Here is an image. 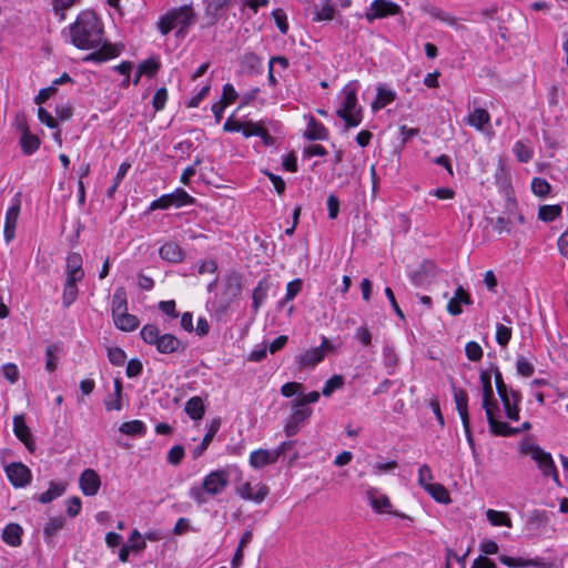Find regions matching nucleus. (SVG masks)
Wrapping results in <instances>:
<instances>
[{
	"label": "nucleus",
	"instance_id": "36",
	"mask_svg": "<svg viewBox=\"0 0 568 568\" xmlns=\"http://www.w3.org/2000/svg\"><path fill=\"white\" fill-rule=\"evenodd\" d=\"M128 311V298L124 287H118L112 296V317Z\"/></svg>",
	"mask_w": 568,
	"mask_h": 568
},
{
	"label": "nucleus",
	"instance_id": "46",
	"mask_svg": "<svg viewBox=\"0 0 568 568\" xmlns=\"http://www.w3.org/2000/svg\"><path fill=\"white\" fill-rule=\"evenodd\" d=\"M173 205L176 207L192 205L195 199L191 196L184 189L178 187L175 191L170 193Z\"/></svg>",
	"mask_w": 568,
	"mask_h": 568
},
{
	"label": "nucleus",
	"instance_id": "63",
	"mask_svg": "<svg viewBox=\"0 0 568 568\" xmlns=\"http://www.w3.org/2000/svg\"><path fill=\"white\" fill-rule=\"evenodd\" d=\"M168 100V90L165 88H160L155 91L153 99H152V105L155 111H161L164 109L165 103Z\"/></svg>",
	"mask_w": 568,
	"mask_h": 568
},
{
	"label": "nucleus",
	"instance_id": "21",
	"mask_svg": "<svg viewBox=\"0 0 568 568\" xmlns=\"http://www.w3.org/2000/svg\"><path fill=\"white\" fill-rule=\"evenodd\" d=\"M276 460V454L268 449L260 448L252 452L250 455V465L255 469H260L266 465L274 464Z\"/></svg>",
	"mask_w": 568,
	"mask_h": 568
},
{
	"label": "nucleus",
	"instance_id": "44",
	"mask_svg": "<svg viewBox=\"0 0 568 568\" xmlns=\"http://www.w3.org/2000/svg\"><path fill=\"white\" fill-rule=\"evenodd\" d=\"M303 281L295 278L287 283L285 296L278 302V307H283L290 301H293L297 294L302 291Z\"/></svg>",
	"mask_w": 568,
	"mask_h": 568
},
{
	"label": "nucleus",
	"instance_id": "3",
	"mask_svg": "<svg viewBox=\"0 0 568 568\" xmlns=\"http://www.w3.org/2000/svg\"><path fill=\"white\" fill-rule=\"evenodd\" d=\"M229 473L224 469H216L203 478L201 486H192L189 490V497L197 505H204L209 501L207 495L214 497L222 494L229 486Z\"/></svg>",
	"mask_w": 568,
	"mask_h": 568
},
{
	"label": "nucleus",
	"instance_id": "17",
	"mask_svg": "<svg viewBox=\"0 0 568 568\" xmlns=\"http://www.w3.org/2000/svg\"><path fill=\"white\" fill-rule=\"evenodd\" d=\"M161 354L183 353L186 345L172 334H162L155 345Z\"/></svg>",
	"mask_w": 568,
	"mask_h": 568
},
{
	"label": "nucleus",
	"instance_id": "10",
	"mask_svg": "<svg viewBox=\"0 0 568 568\" xmlns=\"http://www.w3.org/2000/svg\"><path fill=\"white\" fill-rule=\"evenodd\" d=\"M7 476L14 487H24L30 484L31 470L22 463H11L6 467Z\"/></svg>",
	"mask_w": 568,
	"mask_h": 568
},
{
	"label": "nucleus",
	"instance_id": "51",
	"mask_svg": "<svg viewBox=\"0 0 568 568\" xmlns=\"http://www.w3.org/2000/svg\"><path fill=\"white\" fill-rule=\"evenodd\" d=\"M141 338L150 345H156L160 337V329L152 324H146L142 327L140 332Z\"/></svg>",
	"mask_w": 568,
	"mask_h": 568
},
{
	"label": "nucleus",
	"instance_id": "53",
	"mask_svg": "<svg viewBox=\"0 0 568 568\" xmlns=\"http://www.w3.org/2000/svg\"><path fill=\"white\" fill-rule=\"evenodd\" d=\"M499 561L510 568L532 567L537 565L535 560H525L523 558H514L507 555L499 556Z\"/></svg>",
	"mask_w": 568,
	"mask_h": 568
},
{
	"label": "nucleus",
	"instance_id": "58",
	"mask_svg": "<svg viewBox=\"0 0 568 568\" xmlns=\"http://www.w3.org/2000/svg\"><path fill=\"white\" fill-rule=\"evenodd\" d=\"M146 547V544L144 540H140L135 544L124 545L120 551H119V559L122 562H126L129 560L130 551L139 552L143 550Z\"/></svg>",
	"mask_w": 568,
	"mask_h": 568
},
{
	"label": "nucleus",
	"instance_id": "24",
	"mask_svg": "<svg viewBox=\"0 0 568 568\" xmlns=\"http://www.w3.org/2000/svg\"><path fill=\"white\" fill-rule=\"evenodd\" d=\"M13 432L14 435L28 447V449L32 450L31 445L32 435L29 427L26 424L23 415H16L13 418Z\"/></svg>",
	"mask_w": 568,
	"mask_h": 568
},
{
	"label": "nucleus",
	"instance_id": "1",
	"mask_svg": "<svg viewBox=\"0 0 568 568\" xmlns=\"http://www.w3.org/2000/svg\"><path fill=\"white\" fill-rule=\"evenodd\" d=\"M71 42L81 50L100 48L84 58V61L104 62L114 58L119 51L103 43V24L93 11H82L70 26Z\"/></svg>",
	"mask_w": 568,
	"mask_h": 568
},
{
	"label": "nucleus",
	"instance_id": "50",
	"mask_svg": "<svg viewBox=\"0 0 568 568\" xmlns=\"http://www.w3.org/2000/svg\"><path fill=\"white\" fill-rule=\"evenodd\" d=\"M425 11L434 19H437V20H440L445 23H447L448 26H454L456 24V21L457 19L452 16L450 13L448 12H445L444 10H442L440 8H437V7H434V6H430V7H427L425 8Z\"/></svg>",
	"mask_w": 568,
	"mask_h": 568
},
{
	"label": "nucleus",
	"instance_id": "52",
	"mask_svg": "<svg viewBox=\"0 0 568 568\" xmlns=\"http://www.w3.org/2000/svg\"><path fill=\"white\" fill-rule=\"evenodd\" d=\"M513 151L521 163H527L532 159V150L523 141H517L514 144Z\"/></svg>",
	"mask_w": 568,
	"mask_h": 568
},
{
	"label": "nucleus",
	"instance_id": "2",
	"mask_svg": "<svg viewBox=\"0 0 568 568\" xmlns=\"http://www.w3.org/2000/svg\"><path fill=\"white\" fill-rule=\"evenodd\" d=\"M195 19L196 13L192 4H184L161 16L158 21V29L163 36L169 34L173 29H178L176 38H184L189 28L194 24Z\"/></svg>",
	"mask_w": 568,
	"mask_h": 568
},
{
	"label": "nucleus",
	"instance_id": "7",
	"mask_svg": "<svg viewBox=\"0 0 568 568\" xmlns=\"http://www.w3.org/2000/svg\"><path fill=\"white\" fill-rule=\"evenodd\" d=\"M402 13L400 7L390 0H374L365 12L366 20L372 23L376 19Z\"/></svg>",
	"mask_w": 568,
	"mask_h": 568
},
{
	"label": "nucleus",
	"instance_id": "13",
	"mask_svg": "<svg viewBox=\"0 0 568 568\" xmlns=\"http://www.w3.org/2000/svg\"><path fill=\"white\" fill-rule=\"evenodd\" d=\"M436 273V265L432 261H424L417 270L409 273V277L415 286H425L435 278Z\"/></svg>",
	"mask_w": 568,
	"mask_h": 568
},
{
	"label": "nucleus",
	"instance_id": "25",
	"mask_svg": "<svg viewBox=\"0 0 568 568\" xmlns=\"http://www.w3.org/2000/svg\"><path fill=\"white\" fill-rule=\"evenodd\" d=\"M221 426V420L215 418L211 422L210 427L204 435L201 444L196 446L193 452L192 456L194 459L199 458L203 455V453L207 449L209 445L211 444L212 439L214 438L215 434L219 432Z\"/></svg>",
	"mask_w": 568,
	"mask_h": 568
},
{
	"label": "nucleus",
	"instance_id": "31",
	"mask_svg": "<svg viewBox=\"0 0 568 568\" xmlns=\"http://www.w3.org/2000/svg\"><path fill=\"white\" fill-rule=\"evenodd\" d=\"M548 523V516L545 510L534 509L529 513L526 520V528L529 531H537Z\"/></svg>",
	"mask_w": 568,
	"mask_h": 568
},
{
	"label": "nucleus",
	"instance_id": "35",
	"mask_svg": "<svg viewBox=\"0 0 568 568\" xmlns=\"http://www.w3.org/2000/svg\"><path fill=\"white\" fill-rule=\"evenodd\" d=\"M490 120V115L486 109L476 108L467 118V123L477 130H483L484 125Z\"/></svg>",
	"mask_w": 568,
	"mask_h": 568
},
{
	"label": "nucleus",
	"instance_id": "9",
	"mask_svg": "<svg viewBox=\"0 0 568 568\" xmlns=\"http://www.w3.org/2000/svg\"><path fill=\"white\" fill-rule=\"evenodd\" d=\"M332 346L326 337L322 338V344L317 347H313L311 349L305 351L296 357V363L298 367H314L318 363H321L325 357V351L329 349Z\"/></svg>",
	"mask_w": 568,
	"mask_h": 568
},
{
	"label": "nucleus",
	"instance_id": "12",
	"mask_svg": "<svg viewBox=\"0 0 568 568\" xmlns=\"http://www.w3.org/2000/svg\"><path fill=\"white\" fill-rule=\"evenodd\" d=\"M376 494L377 490L375 488H371L366 493L369 505L376 513H388L400 518L410 519L409 516L403 513L392 511V503L386 495L377 496Z\"/></svg>",
	"mask_w": 568,
	"mask_h": 568
},
{
	"label": "nucleus",
	"instance_id": "34",
	"mask_svg": "<svg viewBox=\"0 0 568 568\" xmlns=\"http://www.w3.org/2000/svg\"><path fill=\"white\" fill-rule=\"evenodd\" d=\"M185 413L194 420H199L204 416L205 406L200 396L191 397L185 404Z\"/></svg>",
	"mask_w": 568,
	"mask_h": 568
},
{
	"label": "nucleus",
	"instance_id": "5",
	"mask_svg": "<svg viewBox=\"0 0 568 568\" xmlns=\"http://www.w3.org/2000/svg\"><path fill=\"white\" fill-rule=\"evenodd\" d=\"M497 394L503 403L505 414L510 420L519 419V404L521 402L520 392L508 387L500 371L497 368L494 373Z\"/></svg>",
	"mask_w": 568,
	"mask_h": 568
},
{
	"label": "nucleus",
	"instance_id": "37",
	"mask_svg": "<svg viewBox=\"0 0 568 568\" xmlns=\"http://www.w3.org/2000/svg\"><path fill=\"white\" fill-rule=\"evenodd\" d=\"M119 430L122 434L129 435V436H144L146 433V426L142 420L134 419L130 422L123 423Z\"/></svg>",
	"mask_w": 568,
	"mask_h": 568
},
{
	"label": "nucleus",
	"instance_id": "40",
	"mask_svg": "<svg viewBox=\"0 0 568 568\" xmlns=\"http://www.w3.org/2000/svg\"><path fill=\"white\" fill-rule=\"evenodd\" d=\"M225 291L226 294L230 296H237L242 291V276L236 273L232 272L227 274L225 278Z\"/></svg>",
	"mask_w": 568,
	"mask_h": 568
},
{
	"label": "nucleus",
	"instance_id": "41",
	"mask_svg": "<svg viewBox=\"0 0 568 568\" xmlns=\"http://www.w3.org/2000/svg\"><path fill=\"white\" fill-rule=\"evenodd\" d=\"M425 490L438 503H450L448 490L440 484H428L425 486Z\"/></svg>",
	"mask_w": 568,
	"mask_h": 568
},
{
	"label": "nucleus",
	"instance_id": "23",
	"mask_svg": "<svg viewBox=\"0 0 568 568\" xmlns=\"http://www.w3.org/2000/svg\"><path fill=\"white\" fill-rule=\"evenodd\" d=\"M22 534L23 529L19 524L10 523L3 528L1 538L4 544L11 547H19L22 542Z\"/></svg>",
	"mask_w": 568,
	"mask_h": 568
},
{
	"label": "nucleus",
	"instance_id": "18",
	"mask_svg": "<svg viewBox=\"0 0 568 568\" xmlns=\"http://www.w3.org/2000/svg\"><path fill=\"white\" fill-rule=\"evenodd\" d=\"M84 277L82 268V256L80 253L72 252L67 257V278L80 282Z\"/></svg>",
	"mask_w": 568,
	"mask_h": 568
},
{
	"label": "nucleus",
	"instance_id": "57",
	"mask_svg": "<svg viewBox=\"0 0 568 568\" xmlns=\"http://www.w3.org/2000/svg\"><path fill=\"white\" fill-rule=\"evenodd\" d=\"M513 331L509 326L498 323L496 325V342L505 347L508 345L510 338H511Z\"/></svg>",
	"mask_w": 568,
	"mask_h": 568
},
{
	"label": "nucleus",
	"instance_id": "28",
	"mask_svg": "<svg viewBox=\"0 0 568 568\" xmlns=\"http://www.w3.org/2000/svg\"><path fill=\"white\" fill-rule=\"evenodd\" d=\"M114 325L123 332H132L140 325V321L135 315L129 314L128 311L113 316Z\"/></svg>",
	"mask_w": 568,
	"mask_h": 568
},
{
	"label": "nucleus",
	"instance_id": "14",
	"mask_svg": "<svg viewBox=\"0 0 568 568\" xmlns=\"http://www.w3.org/2000/svg\"><path fill=\"white\" fill-rule=\"evenodd\" d=\"M489 429L493 434L497 436L510 437L518 435L523 432H527L531 428V424L529 422H525L520 427H511L505 422H500L497 418V415L494 416L489 422Z\"/></svg>",
	"mask_w": 568,
	"mask_h": 568
},
{
	"label": "nucleus",
	"instance_id": "54",
	"mask_svg": "<svg viewBox=\"0 0 568 568\" xmlns=\"http://www.w3.org/2000/svg\"><path fill=\"white\" fill-rule=\"evenodd\" d=\"M344 385V377L342 375H334L325 382L322 394L326 397L331 396L333 392L342 388Z\"/></svg>",
	"mask_w": 568,
	"mask_h": 568
},
{
	"label": "nucleus",
	"instance_id": "45",
	"mask_svg": "<svg viewBox=\"0 0 568 568\" xmlns=\"http://www.w3.org/2000/svg\"><path fill=\"white\" fill-rule=\"evenodd\" d=\"M160 67L161 63L158 58H150L148 60H144L138 67L139 75L145 74L149 78H153L160 70Z\"/></svg>",
	"mask_w": 568,
	"mask_h": 568
},
{
	"label": "nucleus",
	"instance_id": "26",
	"mask_svg": "<svg viewBox=\"0 0 568 568\" xmlns=\"http://www.w3.org/2000/svg\"><path fill=\"white\" fill-rule=\"evenodd\" d=\"M304 136L310 141H324L328 139V130L324 126L323 123L318 122L314 118H311L307 123V129Z\"/></svg>",
	"mask_w": 568,
	"mask_h": 568
},
{
	"label": "nucleus",
	"instance_id": "19",
	"mask_svg": "<svg viewBox=\"0 0 568 568\" xmlns=\"http://www.w3.org/2000/svg\"><path fill=\"white\" fill-rule=\"evenodd\" d=\"M271 287L270 281L266 277L261 278L252 293V312L256 315L260 307L264 304L268 290Z\"/></svg>",
	"mask_w": 568,
	"mask_h": 568
},
{
	"label": "nucleus",
	"instance_id": "48",
	"mask_svg": "<svg viewBox=\"0 0 568 568\" xmlns=\"http://www.w3.org/2000/svg\"><path fill=\"white\" fill-rule=\"evenodd\" d=\"M130 168H131V164L128 162H123L120 164L119 170L113 179V184L106 191L108 197L112 199L114 196V193L116 192L120 183L126 175Z\"/></svg>",
	"mask_w": 568,
	"mask_h": 568
},
{
	"label": "nucleus",
	"instance_id": "64",
	"mask_svg": "<svg viewBox=\"0 0 568 568\" xmlns=\"http://www.w3.org/2000/svg\"><path fill=\"white\" fill-rule=\"evenodd\" d=\"M237 92L231 83H226L223 85L222 97L219 100L221 103H226V106L235 102L237 99Z\"/></svg>",
	"mask_w": 568,
	"mask_h": 568
},
{
	"label": "nucleus",
	"instance_id": "60",
	"mask_svg": "<svg viewBox=\"0 0 568 568\" xmlns=\"http://www.w3.org/2000/svg\"><path fill=\"white\" fill-rule=\"evenodd\" d=\"M108 358L114 366H122L126 359V354L121 347H110Z\"/></svg>",
	"mask_w": 568,
	"mask_h": 568
},
{
	"label": "nucleus",
	"instance_id": "20",
	"mask_svg": "<svg viewBox=\"0 0 568 568\" xmlns=\"http://www.w3.org/2000/svg\"><path fill=\"white\" fill-rule=\"evenodd\" d=\"M376 91V98L372 102L373 111L384 109L385 106L394 102L397 98L396 92L387 88L385 84H378Z\"/></svg>",
	"mask_w": 568,
	"mask_h": 568
},
{
	"label": "nucleus",
	"instance_id": "62",
	"mask_svg": "<svg viewBox=\"0 0 568 568\" xmlns=\"http://www.w3.org/2000/svg\"><path fill=\"white\" fill-rule=\"evenodd\" d=\"M272 16L274 18L275 24L281 31L282 34H286L288 31V23H287V17L282 9H275L272 12Z\"/></svg>",
	"mask_w": 568,
	"mask_h": 568
},
{
	"label": "nucleus",
	"instance_id": "42",
	"mask_svg": "<svg viewBox=\"0 0 568 568\" xmlns=\"http://www.w3.org/2000/svg\"><path fill=\"white\" fill-rule=\"evenodd\" d=\"M486 518L493 526L511 527V519L505 511L488 509L486 511Z\"/></svg>",
	"mask_w": 568,
	"mask_h": 568
},
{
	"label": "nucleus",
	"instance_id": "39",
	"mask_svg": "<svg viewBox=\"0 0 568 568\" xmlns=\"http://www.w3.org/2000/svg\"><path fill=\"white\" fill-rule=\"evenodd\" d=\"M60 353L61 346L59 344H51L45 348V369L49 373L55 372Z\"/></svg>",
	"mask_w": 568,
	"mask_h": 568
},
{
	"label": "nucleus",
	"instance_id": "29",
	"mask_svg": "<svg viewBox=\"0 0 568 568\" xmlns=\"http://www.w3.org/2000/svg\"><path fill=\"white\" fill-rule=\"evenodd\" d=\"M241 71L245 74H255L260 72L262 59L254 52H246L241 58Z\"/></svg>",
	"mask_w": 568,
	"mask_h": 568
},
{
	"label": "nucleus",
	"instance_id": "49",
	"mask_svg": "<svg viewBox=\"0 0 568 568\" xmlns=\"http://www.w3.org/2000/svg\"><path fill=\"white\" fill-rule=\"evenodd\" d=\"M561 213V207L555 205H541L538 211V217L544 222L555 221Z\"/></svg>",
	"mask_w": 568,
	"mask_h": 568
},
{
	"label": "nucleus",
	"instance_id": "43",
	"mask_svg": "<svg viewBox=\"0 0 568 568\" xmlns=\"http://www.w3.org/2000/svg\"><path fill=\"white\" fill-rule=\"evenodd\" d=\"M78 281L65 280L63 294H62V303L64 307H69L73 304L78 297Z\"/></svg>",
	"mask_w": 568,
	"mask_h": 568
},
{
	"label": "nucleus",
	"instance_id": "32",
	"mask_svg": "<svg viewBox=\"0 0 568 568\" xmlns=\"http://www.w3.org/2000/svg\"><path fill=\"white\" fill-rule=\"evenodd\" d=\"M65 484L50 481L48 490L38 496V501L41 504H49L62 496L65 493Z\"/></svg>",
	"mask_w": 568,
	"mask_h": 568
},
{
	"label": "nucleus",
	"instance_id": "27",
	"mask_svg": "<svg viewBox=\"0 0 568 568\" xmlns=\"http://www.w3.org/2000/svg\"><path fill=\"white\" fill-rule=\"evenodd\" d=\"M21 131H22V135H21V139H20V144H21V149H22V152L26 154V155H31L33 154L40 146V140L37 135L34 134H31L27 128L26 124H21Z\"/></svg>",
	"mask_w": 568,
	"mask_h": 568
},
{
	"label": "nucleus",
	"instance_id": "61",
	"mask_svg": "<svg viewBox=\"0 0 568 568\" xmlns=\"http://www.w3.org/2000/svg\"><path fill=\"white\" fill-rule=\"evenodd\" d=\"M466 356L469 361L477 362L483 357V348L477 342H468L465 346Z\"/></svg>",
	"mask_w": 568,
	"mask_h": 568
},
{
	"label": "nucleus",
	"instance_id": "8",
	"mask_svg": "<svg viewBox=\"0 0 568 568\" xmlns=\"http://www.w3.org/2000/svg\"><path fill=\"white\" fill-rule=\"evenodd\" d=\"M480 382L483 384L481 407L486 413L487 420L489 422L499 412V406L498 403L494 399V390L489 373L481 372Z\"/></svg>",
	"mask_w": 568,
	"mask_h": 568
},
{
	"label": "nucleus",
	"instance_id": "6",
	"mask_svg": "<svg viewBox=\"0 0 568 568\" xmlns=\"http://www.w3.org/2000/svg\"><path fill=\"white\" fill-rule=\"evenodd\" d=\"M521 453L530 455L531 458L537 463L538 468L542 475L550 476L558 487L561 486L558 470L550 453L545 452L540 446L535 444L523 446Z\"/></svg>",
	"mask_w": 568,
	"mask_h": 568
},
{
	"label": "nucleus",
	"instance_id": "47",
	"mask_svg": "<svg viewBox=\"0 0 568 568\" xmlns=\"http://www.w3.org/2000/svg\"><path fill=\"white\" fill-rule=\"evenodd\" d=\"M314 13L315 21H329L334 18L335 7L328 0H326L322 7H315Z\"/></svg>",
	"mask_w": 568,
	"mask_h": 568
},
{
	"label": "nucleus",
	"instance_id": "15",
	"mask_svg": "<svg viewBox=\"0 0 568 568\" xmlns=\"http://www.w3.org/2000/svg\"><path fill=\"white\" fill-rule=\"evenodd\" d=\"M79 484L83 495L94 496L100 489L101 479L94 469L87 468L80 475Z\"/></svg>",
	"mask_w": 568,
	"mask_h": 568
},
{
	"label": "nucleus",
	"instance_id": "11",
	"mask_svg": "<svg viewBox=\"0 0 568 568\" xmlns=\"http://www.w3.org/2000/svg\"><path fill=\"white\" fill-rule=\"evenodd\" d=\"M20 207L21 204L19 199H13L11 205L6 212L3 236L7 243H10L16 237V229L18 225Z\"/></svg>",
	"mask_w": 568,
	"mask_h": 568
},
{
	"label": "nucleus",
	"instance_id": "55",
	"mask_svg": "<svg viewBox=\"0 0 568 568\" xmlns=\"http://www.w3.org/2000/svg\"><path fill=\"white\" fill-rule=\"evenodd\" d=\"M383 361H384L385 367L388 369V373L392 374L394 372V368L397 365V362H398L395 349L392 346L386 345L383 348Z\"/></svg>",
	"mask_w": 568,
	"mask_h": 568
},
{
	"label": "nucleus",
	"instance_id": "16",
	"mask_svg": "<svg viewBox=\"0 0 568 568\" xmlns=\"http://www.w3.org/2000/svg\"><path fill=\"white\" fill-rule=\"evenodd\" d=\"M234 0H211L205 7L207 26L215 24L229 10Z\"/></svg>",
	"mask_w": 568,
	"mask_h": 568
},
{
	"label": "nucleus",
	"instance_id": "56",
	"mask_svg": "<svg viewBox=\"0 0 568 568\" xmlns=\"http://www.w3.org/2000/svg\"><path fill=\"white\" fill-rule=\"evenodd\" d=\"M531 190L537 196L545 197L549 194L551 186L547 180L542 178H534L531 181Z\"/></svg>",
	"mask_w": 568,
	"mask_h": 568
},
{
	"label": "nucleus",
	"instance_id": "22",
	"mask_svg": "<svg viewBox=\"0 0 568 568\" xmlns=\"http://www.w3.org/2000/svg\"><path fill=\"white\" fill-rule=\"evenodd\" d=\"M159 254L162 260L173 264L181 263L184 260L182 248L174 242L163 244L159 250Z\"/></svg>",
	"mask_w": 568,
	"mask_h": 568
},
{
	"label": "nucleus",
	"instance_id": "33",
	"mask_svg": "<svg viewBox=\"0 0 568 568\" xmlns=\"http://www.w3.org/2000/svg\"><path fill=\"white\" fill-rule=\"evenodd\" d=\"M65 518L63 516L51 517L43 527V535L45 541L51 542L52 538L64 528Z\"/></svg>",
	"mask_w": 568,
	"mask_h": 568
},
{
	"label": "nucleus",
	"instance_id": "59",
	"mask_svg": "<svg viewBox=\"0 0 568 568\" xmlns=\"http://www.w3.org/2000/svg\"><path fill=\"white\" fill-rule=\"evenodd\" d=\"M516 369L524 377H530L535 372L534 365L523 355L517 357Z\"/></svg>",
	"mask_w": 568,
	"mask_h": 568
},
{
	"label": "nucleus",
	"instance_id": "4",
	"mask_svg": "<svg viewBox=\"0 0 568 568\" xmlns=\"http://www.w3.org/2000/svg\"><path fill=\"white\" fill-rule=\"evenodd\" d=\"M343 102L336 114L345 122V130L356 128L363 120L362 108L358 105L356 89L346 85L343 90Z\"/></svg>",
	"mask_w": 568,
	"mask_h": 568
},
{
	"label": "nucleus",
	"instance_id": "38",
	"mask_svg": "<svg viewBox=\"0 0 568 568\" xmlns=\"http://www.w3.org/2000/svg\"><path fill=\"white\" fill-rule=\"evenodd\" d=\"M291 405L292 414L290 418L300 424L306 420L312 414V409L308 406L304 405L303 402H300L296 398L291 402Z\"/></svg>",
	"mask_w": 568,
	"mask_h": 568
},
{
	"label": "nucleus",
	"instance_id": "30",
	"mask_svg": "<svg viewBox=\"0 0 568 568\" xmlns=\"http://www.w3.org/2000/svg\"><path fill=\"white\" fill-rule=\"evenodd\" d=\"M453 393H454V400L456 404V408L458 410L462 422L470 419L469 413H468V394H467V392L463 388L453 387Z\"/></svg>",
	"mask_w": 568,
	"mask_h": 568
}]
</instances>
